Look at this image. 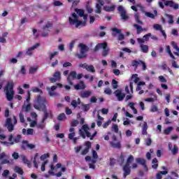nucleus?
<instances>
[{"instance_id": "nucleus-22", "label": "nucleus", "mask_w": 179, "mask_h": 179, "mask_svg": "<svg viewBox=\"0 0 179 179\" xmlns=\"http://www.w3.org/2000/svg\"><path fill=\"white\" fill-rule=\"evenodd\" d=\"M37 47H40V43H36L34 46H31V48H28V50L26 52L27 55H33V50H36Z\"/></svg>"}, {"instance_id": "nucleus-63", "label": "nucleus", "mask_w": 179, "mask_h": 179, "mask_svg": "<svg viewBox=\"0 0 179 179\" xmlns=\"http://www.w3.org/2000/svg\"><path fill=\"white\" fill-rule=\"evenodd\" d=\"M71 106H73L74 108H76V107H78V101L73 99V101H71Z\"/></svg>"}, {"instance_id": "nucleus-21", "label": "nucleus", "mask_w": 179, "mask_h": 179, "mask_svg": "<svg viewBox=\"0 0 179 179\" xmlns=\"http://www.w3.org/2000/svg\"><path fill=\"white\" fill-rule=\"evenodd\" d=\"M106 47H108V45L107 44V42L102 43H98L94 49V51L96 52L100 50V48H106Z\"/></svg>"}, {"instance_id": "nucleus-32", "label": "nucleus", "mask_w": 179, "mask_h": 179, "mask_svg": "<svg viewBox=\"0 0 179 179\" xmlns=\"http://www.w3.org/2000/svg\"><path fill=\"white\" fill-rule=\"evenodd\" d=\"M133 26L137 30V34H141L142 31H143V28H142V26H140L137 24H134Z\"/></svg>"}, {"instance_id": "nucleus-16", "label": "nucleus", "mask_w": 179, "mask_h": 179, "mask_svg": "<svg viewBox=\"0 0 179 179\" xmlns=\"http://www.w3.org/2000/svg\"><path fill=\"white\" fill-rule=\"evenodd\" d=\"M114 93H115V96H116V97H117L118 101H122V100H124V99H125V94L122 93L121 91L116 90V91H115Z\"/></svg>"}, {"instance_id": "nucleus-36", "label": "nucleus", "mask_w": 179, "mask_h": 179, "mask_svg": "<svg viewBox=\"0 0 179 179\" xmlns=\"http://www.w3.org/2000/svg\"><path fill=\"white\" fill-rule=\"evenodd\" d=\"M21 158H22L23 163H24V164H27L28 167H30V162L29 161V159H27L26 156L21 155Z\"/></svg>"}, {"instance_id": "nucleus-20", "label": "nucleus", "mask_w": 179, "mask_h": 179, "mask_svg": "<svg viewBox=\"0 0 179 179\" xmlns=\"http://www.w3.org/2000/svg\"><path fill=\"white\" fill-rule=\"evenodd\" d=\"M13 134H10L9 136H8V142L7 141H3L1 142V143H3V145H5L6 146H12V145H15V143L13 141Z\"/></svg>"}, {"instance_id": "nucleus-40", "label": "nucleus", "mask_w": 179, "mask_h": 179, "mask_svg": "<svg viewBox=\"0 0 179 179\" xmlns=\"http://www.w3.org/2000/svg\"><path fill=\"white\" fill-rule=\"evenodd\" d=\"M75 12H76L80 17H83V15L85 14V10L79 8H76Z\"/></svg>"}, {"instance_id": "nucleus-49", "label": "nucleus", "mask_w": 179, "mask_h": 179, "mask_svg": "<svg viewBox=\"0 0 179 179\" xmlns=\"http://www.w3.org/2000/svg\"><path fill=\"white\" fill-rule=\"evenodd\" d=\"M132 162H134V156L129 155L127 160L126 164L129 166V164H131Z\"/></svg>"}, {"instance_id": "nucleus-4", "label": "nucleus", "mask_w": 179, "mask_h": 179, "mask_svg": "<svg viewBox=\"0 0 179 179\" xmlns=\"http://www.w3.org/2000/svg\"><path fill=\"white\" fill-rule=\"evenodd\" d=\"M78 47L80 48V54H78L76 55L78 59H83V58H86L87 57V55L86 54V52H87L90 50L88 46L83 43H80L78 45Z\"/></svg>"}, {"instance_id": "nucleus-54", "label": "nucleus", "mask_w": 179, "mask_h": 179, "mask_svg": "<svg viewBox=\"0 0 179 179\" xmlns=\"http://www.w3.org/2000/svg\"><path fill=\"white\" fill-rule=\"evenodd\" d=\"M112 86L113 89L118 88V81L115 80V79L112 80Z\"/></svg>"}, {"instance_id": "nucleus-57", "label": "nucleus", "mask_w": 179, "mask_h": 179, "mask_svg": "<svg viewBox=\"0 0 179 179\" xmlns=\"http://www.w3.org/2000/svg\"><path fill=\"white\" fill-rule=\"evenodd\" d=\"M105 94H108V96L111 95L113 93V91L110 88H106L104 90Z\"/></svg>"}, {"instance_id": "nucleus-61", "label": "nucleus", "mask_w": 179, "mask_h": 179, "mask_svg": "<svg viewBox=\"0 0 179 179\" xmlns=\"http://www.w3.org/2000/svg\"><path fill=\"white\" fill-rule=\"evenodd\" d=\"M53 5L54 6H62V2L59 1H56L55 2H53Z\"/></svg>"}, {"instance_id": "nucleus-64", "label": "nucleus", "mask_w": 179, "mask_h": 179, "mask_svg": "<svg viewBox=\"0 0 179 179\" xmlns=\"http://www.w3.org/2000/svg\"><path fill=\"white\" fill-rule=\"evenodd\" d=\"M34 132V129H28L27 130V135H33Z\"/></svg>"}, {"instance_id": "nucleus-35", "label": "nucleus", "mask_w": 179, "mask_h": 179, "mask_svg": "<svg viewBox=\"0 0 179 179\" xmlns=\"http://www.w3.org/2000/svg\"><path fill=\"white\" fill-rule=\"evenodd\" d=\"M110 145L112 148H115V149H121V143L117 142L116 143H114L113 142H110Z\"/></svg>"}, {"instance_id": "nucleus-17", "label": "nucleus", "mask_w": 179, "mask_h": 179, "mask_svg": "<svg viewBox=\"0 0 179 179\" xmlns=\"http://www.w3.org/2000/svg\"><path fill=\"white\" fill-rule=\"evenodd\" d=\"M74 89L76 90H85V89H86V85H85V82H83V80L80 81L79 83L74 85Z\"/></svg>"}, {"instance_id": "nucleus-30", "label": "nucleus", "mask_w": 179, "mask_h": 179, "mask_svg": "<svg viewBox=\"0 0 179 179\" xmlns=\"http://www.w3.org/2000/svg\"><path fill=\"white\" fill-rule=\"evenodd\" d=\"M159 161L157 160V158H154L152 161V169H155L156 170L159 167Z\"/></svg>"}, {"instance_id": "nucleus-11", "label": "nucleus", "mask_w": 179, "mask_h": 179, "mask_svg": "<svg viewBox=\"0 0 179 179\" xmlns=\"http://www.w3.org/2000/svg\"><path fill=\"white\" fill-rule=\"evenodd\" d=\"M152 37V34L148 33L143 36V38H137V42L138 44H145V41H149V39Z\"/></svg>"}, {"instance_id": "nucleus-13", "label": "nucleus", "mask_w": 179, "mask_h": 179, "mask_svg": "<svg viewBox=\"0 0 179 179\" xmlns=\"http://www.w3.org/2000/svg\"><path fill=\"white\" fill-rule=\"evenodd\" d=\"M6 125L7 126L8 132H12L15 129V125L12 124V119L10 117L6 119Z\"/></svg>"}, {"instance_id": "nucleus-50", "label": "nucleus", "mask_w": 179, "mask_h": 179, "mask_svg": "<svg viewBox=\"0 0 179 179\" xmlns=\"http://www.w3.org/2000/svg\"><path fill=\"white\" fill-rule=\"evenodd\" d=\"M20 139H22V136L20 134L17 135V136L13 139L15 143H19L20 142Z\"/></svg>"}, {"instance_id": "nucleus-2", "label": "nucleus", "mask_w": 179, "mask_h": 179, "mask_svg": "<svg viewBox=\"0 0 179 179\" xmlns=\"http://www.w3.org/2000/svg\"><path fill=\"white\" fill-rule=\"evenodd\" d=\"M72 17H69V24L71 26L75 25L76 29H80V27H85L86 26V20H87V15L83 14V17L85 21L79 20V16L76 13H73L71 14Z\"/></svg>"}, {"instance_id": "nucleus-27", "label": "nucleus", "mask_w": 179, "mask_h": 179, "mask_svg": "<svg viewBox=\"0 0 179 179\" xmlns=\"http://www.w3.org/2000/svg\"><path fill=\"white\" fill-rule=\"evenodd\" d=\"M125 157H127V154L125 152H121L119 157V162L121 164H124V163H125Z\"/></svg>"}, {"instance_id": "nucleus-1", "label": "nucleus", "mask_w": 179, "mask_h": 179, "mask_svg": "<svg viewBox=\"0 0 179 179\" xmlns=\"http://www.w3.org/2000/svg\"><path fill=\"white\" fill-rule=\"evenodd\" d=\"M47 99L45 97H42L41 95H38L35 99V103L34 104V108L35 110H38V111H43V117L42 118L43 121H45L48 118H50L52 120V110H47Z\"/></svg>"}, {"instance_id": "nucleus-51", "label": "nucleus", "mask_w": 179, "mask_h": 179, "mask_svg": "<svg viewBox=\"0 0 179 179\" xmlns=\"http://www.w3.org/2000/svg\"><path fill=\"white\" fill-rule=\"evenodd\" d=\"M65 118H66L65 113H60L57 117L59 121H62L63 120H65Z\"/></svg>"}, {"instance_id": "nucleus-9", "label": "nucleus", "mask_w": 179, "mask_h": 179, "mask_svg": "<svg viewBox=\"0 0 179 179\" xmlns=\"http://www.w3.org/2000/svg\"><path fill=\"white\" fill-rule=\"evenodd\" d=\"M131 9H132V10H134V12H136L134 13V19L136 22V23H138V24H143V22H142L141 20H139V13H138V8H136V6H132L131 7Z\"/></svg>"}, {"instance_id": "nucleus-47", "label": "nucleus", "mask_w": 179, "mask_h": 179, "mask_svg": "<svg viewBox=\"0 0 179 179\" xmlns=\"http://www.w3.org/2000/svg\"><path fill=\"white\" fill-rule=\"evenodd\" d=\"M81 108L83 110L86 112V111H89V110H90V106L87 104H82Z\"/></svg>"}, {"instance_id": "nucleus-12", "label": "nucleus", "mask_w": 179, "mask_h": 179, "mask_svg": "<svg viewBox=\"0 0 179 179\" xmlns=\"http://www.w3.org/2000/svg\"><path fill=\"white\" fill-rule=\"evenodd\" d=\"M76 76H78L76 71H71L69 73V77L67 78V82H69V83L71 86H72V85H73V82H72V80H75V79H76Z\"/></svg>"}, {"instance_id": "nucleus-15", "label": "nucleus", "mask_w": 179, "mask_h": 179, "mask_svg": "<svg viewBox=\"0 0 179 179\" xmlns=\"http://www.w3.org/2000/svg\"><path fill=\"white\" fill-rule=\"evenodd\" d=\"M79 96L81 97V99H88V97H90L92 96V91L90 90H86L79 92Z\"/></svg>"}, {"instance_id": "nucleus-37", "label": "nucleus", "mask_w": 179, "mask_h": 179, "mask_svg": "<svg viewBox=\"0 0 179 179\" xmlns=\"http://www.w3.org/2000/svg\"><path fill=\"white\" fill-rule=\"evenodd\" d=\"M38 157V153L36 152L35 154L34 161H33L35 169H38V164H37V159H36Z\"/></svg>"}, {"instance_id": "nucleus-60", "label": "nucleus", "mask_w": 179, "mask_h": 179, "mask_svg": "<svg viewBox=\"0 0 179 179\" xmlns=\"http://www.w3.org/2000/svg\"><path fill=\"white\" fill-rule=\"evenodd\" d=\"M9 170L6 169L3 171V173H2V177H8V176H9Z\"/></svg>"}, {"instance_id": "nucleus-41", "label": "nucleus", "mask_w": 179, "mask_h": 179, "mask_svg": "<svg viewBox=\"0 0 179 179\" xmlns=\"http://www.w3.org/2000/svg\"><path fill=\"white\" fill-rule=\"evenodd\" d=\"M58 54H59V52H49L48 55H49V59L50 61H52V59L54 58V57L58 55Z\"/></svg>"}, {"instance_id": "nucleus-8", "label": "nucleus", "mask_w": 179, "mask_h": 179, "mask_svg": "<svg viewBox=\"0 0 179 179\" xmlns=\"http://www.w3.org/2000/svg\"><path fill=\"white\" fill-rule=\"evenodd\" d=\"M1 164H10V160H9V156L5 152L0 154Z\"/></svg>"}, {"instance_id": "nucleus-38", "label": "nucleus", "mask_w": 179, "mask_h": 179, "mask_svg": "<svg viewBox=\"0 0 179 179\" xmlns=\"http://www.w3.org/2000/svg\"><path fill=\"white\" fill-rule=\"evenodd\" d=\"M144 85H146V83L143 81H140L138 83V85L136 88V92H139V90H142V87L141 86H144Z\"/></svg>"}, {"instance_id": "nucleus-53", "label": "nucleus", "mask_w": 179, "mask_h": 179, "mask_svg": "<svg viewBox=\"0 0 179 179\" xmlns=\"http://www.w3.org/2000/svg\"><path fill=\"white\" fill-rule=\"evenodd\" d=\"M158 79L161 83H167V79H166L163 76H159Z\"/></svg>"}, {"instance_id": "nucleus-55", "label": "nucleus", "mask_w": 179, "mask_h": 179, "mask_svg": "<svg viewBox=\"0 0 179 179\" xmlns=\"http://www.w3.org/2000/svg\"><path fill=\"white\" fill-rule=\"evenodd\" d=\"M50 157V153L43 154L41 156L40 159L41 160L43 161L45 160V159H48Z\"/></svg>"}, {"instance_id": "nucleus-33", "label": "nucleus", "mask_w": 179, "mask_h": 179, "mask_svg": "<svg viewBox=\"0 0 179 179\" xmlns=\"http://www.w3.org/2000/svg\"><path fill=\"white\" fill-rule=\"evenodd\" d=\"M22 143L24 144V145H27V147L29 148V149H34V148H36V145H34V144H30V143H29V141H22Z\"/></svg>"}, {"instance_id": "nucleus-45", "label": "nucleus", "mask_w": 179, "mask_h": 179, "mask_svg": "<svg viewBox=\"0 0 179 179\" xmlns=\"http://www.w3.org/2000/svg\"><path fill=\"white\" fill-rule=\"evenodd\" d=\"M136 162L139 164H141V166H144L146 164V161L142 158H137Z\"/></svg>"}, {"instance_id": "nucleus-46", "label": "nucleus", "mask_w": 179, "mask_h": 179, "mask_svg": "<svg viewBox=\"0 0 179 179\" xmlns=\"http://www.w3.org/2000/svg\"><path fill=\"white\" fill-rule=\"evenodd\" d=\"M171 131H173V127H169L164 129V134L165 135H170V132H171Z\"/></svg>"}, {"instance_id": "nucleus-10", "label": "nucleus", "mask_w": 179, "mask_h": 179, "mask_svg": "<svg viewBox=\"0 0 179 179\" xmlns=\"http://www.w3.org/2000/svg\"><path fill=\"white\" fill-rule=\"evenodd\" d=\"M164 3L165 6H169L170 8H172V9H174V10L179 9V4L173 1H166Z\"/></svg>"}, {"instance_id": "nucleus-6", "label": "nucleus", "mask_w": 179, "mask_h": 179, "mask_svg": "<svg viewBox=\"0 0 179 179\" xmlns=\"http://www.w3.org/2000/svg\"><path fill=\"white\" fill-rule=\"evenodd\" d=\"M43 30H46V31H43L41 34L42 37H47L48 34H50V31L52 29V22H48V23L42 27Z\"/></svg>"}, {"instance_id": "nucleus-14", "label": "nucleus", "mask_w": 179, "mask_h": 179, "mask_svg": "<svg viewBox=\"0 0 179 179\" xmlns=\"http://www.w3.org/2000/svg\"><path fill=\"white\" fill-rule=\"evenodd\" d=\"M101 6H104V1L97 0L95 13H101Z\"/></svg>"}, {"instance_id": "nucleus-62", "label": "nucleus", "mask_w": 179, "mask_h": 179, "mask_svg": "<svg viewBox=\"0 0 179 179\" xmlns=\"http://www.w3.org/2000/svg\"><path fill=\"white\" fill-rule=\"evenodd\" d=\"M145 15H147L148 17H150L151 19H155V14L152 13L147 12L145 13Z\"/></svg>"}, {"instance_id": "nucleus-39", "label": "nucleus", "mask_w": 179, "mask_h": 179, "mask_svg": "<svg viewBox=\"0 0 179 179\" xmlns=\"http://www.w3.org/2000/svg\"><path fill=\"white\" fill-rule=\"evenodd\" d=\"M108 52H110V49L108 48V46L103 48L102 57H107L108 55Z\"/></svg>"}, {"instance_id": "nucleus-5", "label": "nucleus", "mask_w": 179, "mask_h": 179, "mask_svg": "<svg viewBox=\"0 0 179 179\" xmlns=\"http://www.w3.org/2000/svg\"><path fill=\"white\" fill-rule=\"evenodd\" d=\"M139 65H142L143 71H146V69H148L146 63H145V62L141 59H134L131 61V66H133L134 69H138V67L139 66Z\"/></svg>"}, {"instance_id": "nucleus-19", "label": "nucleus", "mask_w": 179, "mask_h": 179, "mask_svg": "<svg viewBox=\"0 0 179 179\" xmlns=\"http://www.w3.org/2000/svg\"><path fill=\"white\" fill-rule=\"evenodd\" d=\"M123 171L124 172L123 177L124 178H127V176L131 174V167H129V165L125 164L123 166Z\"/></svg>"}, {"instance_id": "nucleus-34", "label": "nucleus", "mask_w": 179, "mask_h": 179, "mask_svg": "<svg viewBox=\"0 0 179 179\" xmlns=\"http://www.w3.org/2000/svg\"><path fill=\"white\" fill-rule=\"evenodd\" d=\"M165 16L166 17H168L169 21L168 22L169 23V24H173V23H174V17L172 15H170V14H165Z\"/></svg>"}, {"instance_id": "nucleus-58", "label": "nucleus", "mask_w": 179, "mask_h": 179, "mask_svg": "<svg viewBox=\"0 0 179 179\" xmlns=\"http://www.w3.org/2000/svg\"><path fill=\"white\" fill-rule=\"evenodd\" d=\"M19 117H20V122H22V124L24 123L25 120H24V115H23V113H20Z\"/></svg>"}, {"instance_id": "nucleus-42", "label": "nucleus", "mask_w": 179, "mask_h": 179, "mask_svg": "<svg viewBox=\"0 0 179 179\" xmlns=\"http://www.w3.org/2000/svg\"><path fill=\"white\" fill-rule=\"evenodd\" d=\"M53 78H55L57 80H61V72L60 71H56L53 74Z\"/></svg>"}, {"instance_id": "nucleus-18", "label": "nucleus", "mask_w": 179, "mask_h": 179, "mask_svg": "<svg viewBox=\"0 0 179 179\" xmlns=\"http://www.w3.org/2000/svg\"><path fill=\"white\" fill-rule=\"evenodd\" d=\"M79 133L83 139H86V136L87 138H90V139L92 138V134L89 131H83V130L80 129Z\"/></svg>"}, {"instance_id": "nucleus-24", "label": "nucleus", "mask_w": 179, "mask_h": 179, "mask_svg": "<svg viewBox=\"0 0 179 179\" xmlns=\"http://www.w3.org/2000/svg\"><path fill=\"white\" fill-rule=\"evenodd\" d=\"M57 88H58V86H57V85L52 86L51 88H50L51 91L48 92L49 95L50 96H58V93L54 92V90H56V89H57Z\"/></svg>"}, {"instance_id": "nucleus-56", "label": "nucleus", "mask_w": 179, "mask_h": 179, "mask_svg": "<svg viewBox=\"0 0 179 179\" xmlns=\"http://www.w3.org/2000/svg\"><path fill=\"white\" fill-rule=\"evenodd\" d=\"M153 27L155 30H159V31L163 30V28L162 27V25H160L159 24H154Z\"/></svg>"}, {"instance_id": "nucleus-59", "label": "nucleus", "mask_w": 179, "mask_h": 179, "mask_svg": "<svg viewBox=\"0 0 179 179\" xmlns=\"http://www.w3.org/2000/svg\"><path fill=\"white\" fill-rule=\"evenodd\" d=\"M48 163V160H45L41 165V171H45V164Z\"/></svg>"}, {"instance_id": "nucleus-43", "label": "nucleus", "mask_w": 179, "mask_h": 179, "mask_svg": "<svg viewBox=\"0 0 179 179\" xmlns=\"http://www.w3.org/2000/svg\"><path fill=\"white\" fill-rule=\"evenodd\" d=\"M15 173H17V174H20V176H23L24 173V171H23V169L19 166H16L15 169Z\"/></svg>"}, {"instance_id": "nucleus-52", "label": "nucleus", "mask_w": 179, "mask_h": 179, "mask_svg": "<svg viewBox=\"0 0 179 179\" xmlns=\"http://www.w3.org/2000/svg\"><path fill=\"white\" fill-rule=\"evenodd\" d=\"M32 92L33 93H41V94H43V90L38 87H34Z\"/></svg>"}, {"instance_id": "nucleus-23", "label": "nucleus", "mask_w": 179, "mask_h": 179, "mask_svg": "<svg viewBox=\"0 0 179 179\" xmlns=\"http://www.w3.org/2000/svg\"><path fill=\"white\" fill-rule=\"evenodd\" d=\"M141 52L148 54L149 52V46L148 45H143V43H139Z\"/></svg>"}, {"instance_id": "nucleus-3", "label": "nucleus", "mask_w": 179, "mask_h": 179, "mask_svg": "<svg viewBox=\"0 0 179 179\" xmlns=\"http://www.w3.org/2000/svg\"><path fill=\"white\" fill-rule=\"evenodd\" d=\"M14 84L13 81L7 83L4 87V92L8 101H12L15 97V90H13Z\"/></svg>"}, {"instance_id": "nucleus-29", "label": "nucleus", "mask_w": 179, "mask_h": 179, "mask_svg": "<svg viewBox=\"0 0 179 179\" xmlns=\"http://www.w3.org/2000/svg\"><path fill=\"white\" fill-rule=\"evenodd\" d=\"M45 121H43V119L39 123H37L36 128L38 129H44L45 128Z\"/></svg>"}, {"instance_id": "nucleus-7", "label": "nucleus", "mask_w": 179, "mask_h": 179, "mask_svg": "<svg viewBox=\"0 0 179 179\" xmlns=\"http://www.w3.org/2000/svg\"><path fill=\"white\" fill-rule=\"evenodd\" d=\"M117 10L122 17V20L124 22L129 20V16L127 15V10H124L122 6H119L117 8Z\"/></svg>"}, {"instance_id": "nucleus-28", "label": "nucleus", "mask_w": 179, "mask_h": 179, "mask_svg": "<svg viewBox=\"0 0 179 179\" xmlns=\"http://www.w3.org/2000/svg\"><path fill=\"white\" fill-rule=\"evenodd\" d=\"M169 150H171L173 155H177L178 153V148L176 145H173V148L172 149L171 145H169Z\"/></svg>"}, {"instance_id": "nucleus-48", "label": "nucleus", "mask_w": 179, "mask_h": 179, "mask_svg": "<svg viewBox=\"0 0 179 179\" xmlns=\"http://www.w3.org/2000/svg\"><path fill=\"white\" fill-rule=\"evenodd\" d=\"M37 69H38V66L30 67V69H29V73L31 75H33V73H36V72H37Z\"/></svg>"}, {"instance_id": "nucleus-25", "label": "nucleus", "mask_w": 179, "mask_h": 179, "mask_svg": "<svg viewBox=\"0 0 179 179\" xmlns=\"http://www.w3.org/2000/svg\"><path fill=\"white\" fill-rule=\"evenodd\" d=\"M103 10L105 12H114L115 10V5H112L111 6H104Z\"/></svg>"}, {"instance_id": "nucleus-31", "label": "nucleus", "mask_w": 179, "mask_h": 179, "mask_svg": "<svg viewBox=\"0 0 179 179\" xmlns=\"http://www.w3.org/2000/svg\"><path fill=\"white\" fill-rule=\"evenodd\" d=\"M86 71L87 72H91V73H94L96 72V69H94V66L93 65H89L87 66V69H86Z\"/></svg>"}, {"instance_id": "nucleus-44", "label": "nucleus", "mask_w": 179, "mask_h": 179, "mask_svg": "<svg viewBox=\"0 0 179 179\" xmlns=\"http://www.w3.org/2000/svg\"><path fill=\"white\" fill-rule=\"evenodd\" d=\"M131 80L134 82V83H138L139 82L140 79L138 77V74H133L131 76Z\"/></svg>"}, {"instance_id": "nucleus-26", "label": "nucleus", "mask_w": 179, "mask_h": 179, "mask_svg": "<svg viewBox=\"0 0 179 179\" xmlns=\"http://www.w3.org/2000/svg\"><path fill=\"white\" fill-rule=\"evenodd\" d=\"M148 122H144L142 127V135H148Z\"/></svg>"}]
</instances>
